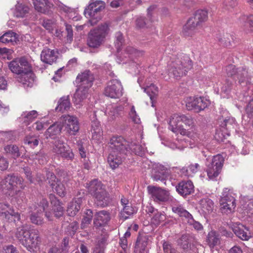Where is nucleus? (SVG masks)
I'll list each match as a JSON object with an SVG mask.
<instances>
[{
	"label": "nucleus",
	"mask_w": 253,
	"mask_h": 253,
	"mask_svg": "<svg viewBox=\"0 0 253 253\" xmlns=\"http://www.w3.org/2000/svg\"><path fill=\"white\" fill-rule=\"evenodd\" d=\"M39 138L35 135H28L24 139V143L31 148H35L39 144Z\"/></svg>",
	"instance_id": "obj_44"
},
{
	"label": "nucleus",
	"mask_w": 253,
	"mask_h": 253,
	"mask_svg": "<svg viewBox=\"0 0 253 253\" xmlns=\"http://www.w3.org/2000/svg\"><path fill=\"white\" fill-rule=\"evenodd\" d=\"M147 189L152 198L156 202H164L169 199V194L166 190L153 186H148Z\"/></svg>",
	"instance_id": "obj_20"
},
{
	"label": "nucleus",
	"mask_w": 253,
	"mask_h": 253,
	"mask_svg": "<svg viewBox=\"0 0 253 253\" xmlns=\"http://www.w3.org/2000/svg\"><path fill=\"white\" fill-rule=\"evenodd\" d=\"M94 77L89 70H86L79 74L76 79L78 87L74 96V102L75 105L82 106V103L87 96L88 90L94 81Z\"/></svg>",
	"instance_id": "obj_4"
},
{
	"label": "nucleus",
	"mask_w": 253,
	"mask_h": 253,
	"mask_svg": "<svg viewBox=\"0 0 253 253\" xmlns=\"http://www.w3.org/2000/svg\"><path fill=\"white\" fill-rule=\"evenodd\" d=\"M240 23L244 24L247 21L251 27H253V14L249 15H243L239 18Z\"/></svg>",
	"instance_id": "obj_54"
},
{
	"label": "nucleus",
	"mask_w": 253,
	"mask_h": 253,
	"mask_svg": "<svg viewBox=\"0 0 253 253\" xmlns=\"http://www.w3.org/2000/svg\"><path fill=\"white\" fill-rule=\"evenodd\" d=\"M23 75H24V73L22 74L21 75H19V76L17 77L18 81L19 82L21 83L25 87H32L34 83V82H35V75H34V74L33 73V72H32L33 82L29 85H28V84L24 83V82H25V83L28 84V81H29V78L28 77H27V76H24Z\"/></svg>",
	"instance_id": "obj_50"
},
{
	"label": "nucleus",
	"mask_w": 253,
	"mask_h": 253,
	"mask_svg": "<svg viewBox=\"0 0 253 253\" xmlns=\"http://www.w3.org/2000/svg\"><path fill=\"white\" fill-rule=\"evenodd\" d=\"M42 26L49 32H51L55 28V21L49 19L44 20L42 22Z\"/></svg>",
	"instance_id": "obj_53"
},
{
	"label": "nucleus",
	"mask_w": 253,
	"mask_h": 253,
	"mask_svg": "<svg viewBox=\"0 0 253 253\" xmlns=\"http://www.w3.org/2000/svg\"><path fill=\"white\" fill-rule=\"evenodd\" d=\"M29 8L22 4H18L16 7L15 15L17 17H23L28 13Z\"/></svg>",
	"instance_id": "obj_45"
},
{
	"label": "nucleus",
	"mask_w": 253,
	"mask_h": 253,
	"mask_svg": "<svg viewBox=\"0 0 253 253\" xmlns=\"http://www.w3.org/2000/svg\"><path fill=\"white\" fill-rule=\"evenodd\" d=\"M109 31V27L107 23L99 26L97 28L91 30L88 34L87 44L89 47L98 48L104 42Z\"/></svg>",
	"instance_id": "obj_8"
},
{
	"label": "nucleus",
	"mask_w": 253,
	"mask_h": 253,
	"mask_svg": "<svg viewBox=\"0 0 253 253\" xmlns=\"http://www.w3.org/2000/svg\"><path fill=\"white\" fill-rule=\"evenodd\" d=\"M9 163L7 159L0 155V170H6L8 167Z\"/></svg>",
	"instance_id": "obj_62"
},
{
	"label": "nucleus",
	"mask_w": 253,
	"mask_h": 253,
	"mask_svg": "<svg viewBox=\"0 0 253 253\" xmlns=\"http://www.w3.org/2000/svg\"><path fill=\"white\" fill-rule=\"evenodd\" d=\"M71 107V103L69 96H63L58 101V105L55 108L57 112H64L67 111Z\"/></svg>",
	"instance_id": "obj_36"
},
{
	"label": "nucleus",
	"mask_w": 253,
	"mask_h": 253,
	"mask_svg": "<svg viewBox=\"0 0 253 253\" xmlns=\"http://www.w3.org/2000/svg\"><path fill=\"white\" fill-rule=\"evenodd\" d=\"M47 179L50 186L54 191L60 197H64L66 195V189L64 184L59 181L55 175L51 172L46 173Z\"/></svg>",
	"instance_id": "obj_21"
},
{
	"label": "nucleus",
	"mask_w": 253,
	"mask_h": 253,
	"mask_svg": "<svg viewBox=\"0 0 253 253\" xmlns=\"http://www.w3.org/2000/svg\"><path fill=\"white\" fill-rule=\"evenodd\" d=\"M35 8L38 12L42 13H48L51 4L47 0H32Z\"/></svg>",
	"instance_id": "obj_33"
},
{
	"label": "nucleus",
	"mask_w": 253,
	"mask_h": 253,
	"mask_svg": "<svg viewBox=\"0 0 253 253\" xmlns=\"http://www.w3.org/2000/svg\"><path fill=\"white\" fill-rule=\"evenodd\" d=\"M185 221L191 228L197 231H201L203 229V225L199 222L195 220L192 215Z\"/></svg>",
	"instance_id": "obj_47"
},
{
	"label": "nucleus",
	"mask_w": 253,
	"mask_h": 253,
	"mask_svg": "<svg viewBox=\"0 0 253 253\" xmlns=\"http://www.w3.org/2000/svg\"><path fill=\"white\" fill-rule=\"evenodd\" d=\"M52 150L56 154L69 160H72L74 157L70 146L59 138L55 139L53 142Z\"/></svg>",
	"instance_id": "obj_14"
},
{
	"label": "nucleus",
	"mask_w": 253,
	"mask_h": 253,
	"mask_svg": "<svg viewBox=\"0 0 253 253\" xmlns=\"http://www.w3.org/2000/svg\"><path fill=\"white\" fill-rule=\"evenodd\" d=\"M220 210L222 213L228 214L233 212L236 207L235 197L232 192L224 188L219 200Z\"/></svg>",
	"instance_id": "obj_13"
},
{
	"label": "nucleus",
	"mask_w": 253,
	"mask_h": 253,
	"mask_svg": "<svg viewBox=\"0 0 253 253\" xmlns=\"http://www.w3.org/2000/svg\"><path fill=\"white\" fill-rule=\"evenodd\" d=\"M31 211L29 213V219L33 224L37 225H42L44 223L43 212L39 210L36 206L30 207Z\"/></svg>",
	"instance_id": "obj_25"
},
{
	"label": "nucleus",
	"mask_w": 253,
	"mask_h": 253,
	"mask_svg": "<svg viewBox=\"0 0 253 253\" xmlns=\"http://www.w3.org/2000/svg\"><path fill=\"white\" fill-rule=\"evenodd\" d=\"M25 187L22 178L15 175H8L0 182V187L6 194L13 197Z\"/></svg>",
	"instance_id": "obj_6"
},
{
	"label": "nucleus",
	"mask_w": 253,
	"mask_h": 253,
	"mask_svg": "<svg viewBox=\"0 0 253 253\" xmlns=\"http://www.w3.org/2000/svg\"><path fill=\"white\" fill-rule=\"evenodd\" d=\"M214 207V203L208 198H203L199 201V209L205 216L211 213Z\"/></svg>",
	"instance_id": "obj_27"
},
{
	"label": "nucleus",
	"mask_w": 253,
	"mask_h": 253,
	"mask_svg": "<svg viewBox=\"0 0 253 253\" xmlns=\"http://www.w3.org/2000/svg\"><path fill=\"white\" fill-rule=\"evenodd\" d=\"M47 126L48 124L46 122L37 121L33 125V127L36 130L40 131L45 128Z\"/></svg>",
	"instance_id": "obj_58"
},
{
	"label": "nucleus",
	"mask_w": 253,
	"mask_h": 253,
	"mask_svg": "<svg viewBox=\"0 0 253 253\" xmlns=\"http://www.w3.org/2000/svg\"><path fill=\"white\" fill-rule=\"evenodd\" d=\"M5 152L11 156L14 159L20 156L18 147L15 145H8L4 147Z\"/></svg>",
	"instance_id": "obj_43"
},
{
	"label": "nucleus",
	"mask_w": 253,
	"mask_h": 253,
	"mask_svg": "<svg viewBox=\"0 0 253 253\" xmlns=\"http://www.w3.org/2000/svg\"><path fill=\"white\" fill-rule=\"evenodd\" d=\"M165 218L166 216L164 213L158 211L155 212V213L151 218V221L153 224L158 225L162 221H164Z\"/></svg>",
	"instance_id": "obj_49"
},
{
	"label": "nucleus",
	"mask_w": 253,
	"mask_h": 253,
	"mask_svg": "<svg viewBox=\"0 0 253 253\" xmlns=\"http://www.w3.org/2000/svg\"><path fill=\"white\" fill-rule=\"evenodd\" d=\"M223 4L225 9L229 10L237 5V0H225Z\"/></svg>",
	"instance_id": "obj_57"
},
{
	"label": "nucleus",
	"mask_w": 253,
	"mask_h": 253,
	"mask_svg": "<svg viewBox=\"0 0 253 253\" xmlns=\"http://www.w3.org/2000/svg\"><path fill=\"white\" fill-rule=\"evenodd\" d=\"M82 201L83 199L82 198H78L73 199L72 202L69 203L67 212L69 216H73L77 213L80 210Z\"/></svg>",
	"instance_id": "obj_31"
},
{
	"label": "nucleus",
	"mask_w": 253,
	"mask_h": 253,
	"mask_svg": "<svg viewBox=\"0 0 253 253\" xmlns=\"http://www.w3.org/2000/svg\"><path fill=\"white\" fill-rule=\"evenodd\" d=\"M15 235L28 251L34 252L39 249L42 238L38 229L29 230L27 227L22 225L16 229Z\"/></svg>",
	"instance_id": "obj_3"
},
{
	"label": "nucleus",
	"mask_w": 253,
	"mask_h": 253,
	"mask_svg": "<svg viewBox=\"0 0 253 253\" xmlns=\"http://www.w3.org/2000/svg\"><path fill=\"white\" fill-rule=\"evenodd\" d=\"M10 70L18 76L24 73V76H27L29 78L28 85H29L33 82V75L32 67L27 60L22 57L11 61L9 64ZM25 84H26L24 82ZM27 84V83H26Z\"/></svg>",
	"instance_id": "obj_10"
},
{
	"label": "nucleus",
	"mask_w": 253,
	"mask_h": 253,
	"mask_svg": "<svg viewBox=\"0 0 253 253\" xmlns=\"http://www.w3.org/2000/svg\"><path fill=\"white\" fill-rule=\"evenodd\" d=\"M189 173H191L192 177L198 171L200 168V165L198 163L191 164L188 166Z\"/></svg>",
	"instance_id": "obj_63"
},
{
	"label": "nucleus",
	"mask_w": 253,
	"mask_h": 253,
	"mask_svg": "<svg viewBox=\"0 0 253 253\" xmlns=\"http://www.w3.org/2000/svg\"><path fill=\"white\" fill-rule=\"evenodd\" d=\"M194 185L190 180L182 181L176 186L177 192L182 196H186L194 192Z\"/></svg>",
	"instance_id": "obj_26"
},
{
	"label": "nucleus",
	"mask_w": 253,
	"mask_h": 253,
	"mask_svg": "<svg viewBox=\"0 0 253 253\" xmlns=\"http://www.w3.org/2000/svg\"><path fill=\"white\" fill-rule=\"evenodd\" d=\"M85 215L83 219L81 227L82 228H84L87 225L90 224L93 216V212L90 210H86L85 213Z\"/></svg>",
	"instance_id": "obj_48"
},
{
	"label": "nucleus",
	"mask_w": 253,
	"mask_h": 253,
	"mask_svg": "<svg viewBox=\"0 0 253 253\" xmlns=\"http://www.w3.org/2000/svg\"><path fill=\"white\" fill-rule=\"evenodd\" d=\"M206 242L211 248H213L220 244L219 235L215 231H211L208 234Z\"/></svg>",
	"instance_id": "obj_38"
},
{
	"label": "nucleus",
	"mask_w": 253,
	"mask_h": 253,
	"mask_svg": "<svg viewBox=\"0 0 253 253\" xmlns=\"http://www.w3.org/2000/svg\"><path fill=\"white\" fill-rule=\"evenodd\" d=\"M179 174L183 177H192L191 174L189 173V169L188 167H184L179 170Z\"/></svg>",
	"instance_id": "obj_64"
},
{
	"label": "nucleus",
	"mask_w": 253,
	"mask_h": 253,
	"mask_svg": "<svg viewBox=\"0 0 253 253\" xmlns=\"http://www.w3.org/2000/svg\"><path fill=\"white\" fill-rule=\"evenodd\" d=\"M95 199V203L98 206L104 207L107 205L109 202L108 194L104 188L96 194L92 195Z\"/></svg>",
	"instance_id": "obj_30"
},
{
	"label": "nucleus",
	"mask_w": 253,
	"mask_h": 253,
	"mask_svg": "<svg viewBox=\"0 0 253 253\" xmlns=\"http://www.w3.org/2000/svg\"><path fill=\"white\" fill-rule=\"evenodd\" d=\"M51 204L52 205V212L50 211H45V216L49 221L53 220L54 216L56 218H59L62 216L64 212V209L62 206V204L54 196L50 197Z\"/></svg>",
	"instance_id": "obj_19"
},
{
	"label": "nucleus",
	"mask_w": 253,
	"mask_h": 253,
	"mask_svg": "<svg viewBox=\"0 0 253 253\" xmlns=\"http://www.w3.org/2000/svg\"><path fill=\"white\" fill-rule=\"evenodd\" d=\"M224 162L223 157L218 154L211 159H207L206 163V171L209 179L214 180L221 172Z\"/></svg>",
	"instance_id": "obj_11"
},
{
	"label": "nucleus",
	"mask_w": 253,
	"mask_h": 253,
	"mask_svg": "<svg viewBox=\"0 0 253 253\" xmlns=\"http://www.w3.org/2000/svg\"><path fill=\"white\" fill-rule=\"evenodd\" d=\"M169 124V129L173 132L186 136L194 142H199L200 134L191 116L174 114L171 116Z\"/></svg>",
	"instance_id": "obj_2"
},
{
	"label": "nucleus",
	"mask_w": 253,
	"mask_h": 253,
	"mask_svg": "<svg viewBox=\"0 0 253 253\" xmlns=\"http://www.w3.org/2000/svg\"><path fill=\"white\" fill-rule=\"evenodd\" d=\"M86 187L92 196L104 188L103 184L97 179H94L89 183H86Z\"/></svg>",
	"instance_id": "obj_34"
},
{
	"label": "nucleus",
	"mask_w": 253,
	"mask_h": 253,
	"mask_svg": "<svg viewBox=\"0 0 253 253\" xmlns=\"http://www.w3.org/2000/svg\"><path fill=\"white\" fill-rule=\"evenodd\" d=\"M0 217L4 221L16 222L20 220V214L7 204L0 203Z\"/></svg>",
	"instance_id": "obj_15"
},
{
	"label": "nucleus",
	"mask_w": 253,
	"mask_h": 253,
	"mask_svg": "<svg viewBox=\"0 0 253 253\" xmlns=\"http://www.w3.org/2000/svg\"><path fill=\"white\" fill-rule=\"evenodd\" d=\"M192 67V61L187 55H180L168 66V75L177 79L186 74Z\"/></svg>",
	"instance_id": "obj_5"
},
{
	"label": "nucleus",
	"mask_w": 253,
	"mask_h": 253,
	"mask_svg": "<svg viewBox=\"0 0 253 253\" xmlns=\"http://www.w3.org/2000/svg\"><path fill=\"white\" fill-rule=\"evenodd\" d=\"M129 117L131 120L135 124H140V119L139 116L137 115L134 107L132 106L131 108L130 112L129 113Z\"/></svg>",
	"instance_id": "obj_55"
},
{
	"label": "nucleus",
	"mask_w": 253,
	"mask_h": 253,
	"mask_svg": "<svg viewBox=\"0 0 253 253\" xmlns=\"http://www.w3.org/2000/svg\"><path fill=\"white\" fill-rule=\"evenodd\" d=\"M172 211L173 212L177 214L183 220L186 221L192 214L184 209L181 205L173 206Z\"/></svg>",
	"instance_id": "obj_41"
},
{
	"label": "nucleus",
	"mask_w": 253,
	"mask_h": 253,
	"mask_svg": "<svg viewBox=\"0 0 253 253\" xmlns=\"http://www.w3.org/2000/svg\"><path fill=\"white\" fill-rule=\"evenodd\" d=\"M17 37L16 33L9 31L0 37V42L5 44L11 43L13 44L16 42Z\"/></svg>",
	"instance_id": "obj_39"
},
{
	"label": "nucleus",
	"mask_w": 253,
	"mask_h": 253,
	"mask_svg": "<svg viewBox=\"0 0 253 253\" xmlns=\"http://www.w3.org/2000/svg\"><path fill=\"white\" fill-rule=\"evenodd\" d=\"M31 157L33 159L38 160L40 164H43L45 161L44 160H45L44 154L42 152L35 153L34 154H33Z\"/></svg>",
	"instance_id": "obj_60"
},
{
	"label": "nucleus",
	"mask_w": 253,
	"mask_h": 253,
	"mask_svg": "<svg viewBox=\"0 0 253 253\" xmlns=\"http://www.w3.org/2000/svg\"><path fill=\"white\" fill-rule=\"evenodd\" d=\"M104 93L112 98H119L123 95V87L121 82L117 79L110 81L105 87Z\"/></svg>",
	"instance_id": "obj_18"
},
{
	"label": "nucleus",
	"mask_w": 253,
	"mask_h": 253,
	"mask_svg": "<svg viewBox=\"0 0 253 253\" xmlns=\"http://www.w3.org/2000/svg\"><path fill=\"white\" fill-rule=\"evenodd\" d=\"M169 175V170L161 164H157L153 166L152 177L155 181H161L166 184V178Z\"/></svg>",
	"instance_id": "obj_22"
},
{
	"label": "nucleus",
	"mask_w": 253,
	"mask_h": 253,
	"mask_svg": "<svg viewBox=\"0 0 253 253\" xmlns=\"http://www.w3.org/2000/svg\"><path fill=\"white\" fill-rule=\"evenodd\" d=\"M1 253H19L16 248L13 245L6 246L3 247Z\"/></svg>",
	"instance_id": "obj_59"
},
{
	"label": "nucleus",
	"mask_w": 253,
	"mask_h": 253,
	"mask_svg": "<svg viewBox=\"0 0 253 253\" xmlns=\"http://www.w3.org/2000/svg\"><path fill=\"white\" fill-rule=\"evenodd\" d=\"M163 251L165 253H177L172 245L168 242H164L163 244Z\"/></svg>",
	"instance_id": "obj_56"
},
{
	"label": "nucleus",
	"mask_w": 253,
	"mask_h": 253,
	"mask_svg": "<svg viewBox=\"0 0 253 253\" xmlns=\"http://www.w3.org/2000/svg\"><path fill=\"white\" fill-rule=\"evenodd\" d=\"M105 7V2L102 0H96L90 3L84 11L85 17L90 18L89 22L93 26L100 19V12Z\"/></svg>",
	"instance_id": "obj_12"
},
{
	"label": "nucleus",
	"mask_w": 253,
	"mask_h": 253,
	"mask_svg": "<svg viewBox=\"0 0 253 253\" xmlns=\"http://www.w3.org/2000/svg\"><path fill=\"white\" fill-rule=\"evenodd\" d=\"M136 212L135 208L132 207L131 205L126 206L124 207L123 209L120 212V217L123 220H125Z\"/></svg>",
	"instance_id": "obj_42"
},
{
	"label": "nucleus",
	"mask_w": 253,
	"mask_h": 253,
	"mask_svg": "<svg viewBox=\"0 0 253 253\" xmlns=\"http://www.w3.org/2000/svg\"><path fill=\"white\" fill-rule=\"evenodd\" d=\"M144 91L150 97L151 100L158 92V88L154 84H151L150 85H147L145 87H142Z\"/></svg>",
	"instance_id": "obj_46"
},
{
	"label": "nucleus",
	"mask_w": 253,
	"mask_h": 253,
	"mask_svg": "<svg viewBox=\"0 0 253 253\" xmlns=\"http://www.w3.org/2000/svg\"><path fill=\"white\" fill-rule=\"evenodd\" d=\"M38 116V113L35 110L25 111L23 112L19 119L25 125H28L37 118Z\"/></svg>",
	"instance_id": "obj_35"
},
{
	"label": "nucleus",
	"mask_w": 253,
	"mask_h": 253,
	"mask_svg": "<svg viewBox=\"0 0 253 253\" xmlns=\"http://www.w3.org/2000/svg\"><path fill=\"white\" fill-rule=\"evenodd\" d=\"M124 43V38L123 34L118 32L116 33L115 35V45L117 49L118 52L122 49V46Z\"/></svg>",
	"instance_id": "obj_51"
},
{
	"label": "nucleus",
	"mask_w": 253,
	"mask_h": 253,
	"mask_svg": "<svg viewBox=\"0 0 253 253\" xmlns=\"http://www.w3.org/2000/svg\"><path fill=\"white\" fill-rule=\"evenodd\" d=\"M186 106L188 110H193L196 112L204 110L210 104L209 100L205 97H187L185 101Z\"/></svg>",
	"instance_id": "obj_16"
},
{
	"label": "nucleus",
	"mask_w": 253,
	"mask_h": 253,
	"mask_svg": "<svg viewBox=\"0 0 253 253\" xmlns=\"http://www.w3.org/2000/svg\"><path fill=\"white\" fill-rule=\"evenodd\" d=\"M246 112L249 118L253 117V98L248 103L246 107Z\"/></svg>",
	"instance_id": "obj_61"
},
{
	"label": "nucleus",
	"mask_w": 253,
	"mask_h": 253,
	"mask_svg": "<svg viewBox=\"0 0 253 253\" xmlns=\"http://www.w3.org/2000/svg\"><path fill=\"white\" fill-rule=\"evenodd\" d=\"M232 230L236 236L243 241H248L252 237L249 228L242 224L233 225Z\"/></svg>",
	"instance_id": "obj_23"
},
{
	"label": "nucleus",
	"mask_w": 253,
	"mask_h": 253,
	"mask_svg": "<svg viewBox=\"0 0 253 253\" xmlns=\"http://www.w3.org/2000/svg\"><path fill=\"white\" fill-rule=\"evenodd\" d=\"M225 70L228 76L236 77L241 85L247 86L248 88L253 86L251 77L249 75L248 70L246 67L236 68L235 65L231 64L226 66Z\"/></svg>",
	"instance_id": "obj_9"
},
{
	"label": "nucleus",
	"mask_w": 253,
	"mask_h": 253,
	"mask_svg": "<svg viewBox=\"0 0 253 253\" xmlns=\"http://www.w3.org/2000/svg\"><path fill=\"white\" fill-rule=\"evenodd\" d=\"M62 128V125L60 119L58 122L54 123L48 128L45 132L46 137H51L54 135L59 134Z\"/></svg>",
	"instance_id": "obj_37"
},
{
	"label": "nucleus",
	"mask_w": 253,
	"mask_h": 253,
	"mask_svg": "<svg viewBox=\"0 0 253 253\" xmlns=\"http://www.w3.org/2000/svg\"><path fill=\"white\" fill-rule=\"evenodd\" d=\"M109 154L108 162L112 169L121 165L126 156L131 152L137 155L142 156L145 148L138 145L136 142L130 144L121 136H113L109 143Z\"/></svg>",
	"instance_id": "obj_1"
},
{
	"label": "nucleus",
	"mask_w": 253,
	"mask_h": 253,
	"mask_svg": "<svg viewBox=\"0 0 253 253\" xmlns=\"http://www.w3.org/2000/svg\"><path fill=\"white\" fill-rule=\"evenodd\" d=\"M58 57V51L48 48H44L41 54V60L47 64H52L54 63Z\"/></svg>",
	"instance_id": "obj_24"
},
{
	"label": "nucleus",
	"mask_w": 253,
	"mask_h": 253,
	"mask_svg": "<svg viewBox=\"0 0 253 253\" xmlns=\"http://www.w3.org/2000/svg\"><path fill=\"white\" fill-rule=\"evenodd\" d=\"M62 127L70 135H75L79 130L77 118L73 116L64 115L60 118Z\"/></svg>",
	"instance_id": "obj_17"
},
{
	"label": "nucleus",
	"mask_w": 253,
	"mask_h": 253,
	"mask_svg": "<svg viewBox=\"0 0 253 253\" xmlns=\"http://www.w3.org/2000/svg\"><path fill=\"white\" fill-rule=\"evenodd\" d=\"M100 126V123L98 121H94L91 123L92 138L97 141L100 140L102 135V131Z\"/></svg>",
	"instance_id": "obj_40"
},
{
	"label": "nucleus",
	"mask_w": 253,
	"mask_h": 253,
	"mask_svg": "<svg viewBox=\"0 0 253 253\" xmlns=\"http://www.w3.org/2000/svg\"><path fill=\"white\" fill-rule=\"evenodd\" d=\"M123 109V108L121 106H119L117 105H108L106 110V114L108 117V121H113L119 118L120 112Z\"/></svg>",
	"instance_id": "obj_29"
},
{
	"label": "nucleus",
	"mask_w": 253,
	"mask_h": 253,
	"mask_svg": "<svg viewBox=\"0 0 253 253\" xmlns=\"http://www.w3.org/2000/svg\"><path fill=\"white\" fill-rule=\"evenodd\" d=\"M208 11L199 9L196 11L193 17H190L183 26L182 33L184 37H192L195 33L196 27L208 19Z\"/></svg>",
	"instance_id": "obj_7"
},
{
	"label": "nucleus",
	"mask_w": 253,
	"mask_h": 253,
	"mask_svg": "<svg viewBox=\"0 0 253 253\" xmlns=\"http://www.w3.org/2000/svg\"><path fill=\"white\" fill-rule=\"evenodd\" d=\"M148 239L146 236L139 237L136 242L134 252L135 253H147Z\"/></svg>",
	"instance_id": "obj_32"
},
{
	"label": "nucleus",
	"mask_w": 253,
	"mask_h": 253,
	"mask_svg": "<svg viewBox=\"0 0 253 253\" xmlns=\"http://www.w3.org/2000/svg\"><path fill=\"white\" fill-rule=\"evenodd\" d=\"M178 243L184 250L187 249L189 247L188 235H183L179 239Z\"/></svg>",
	"instance_id": "obj_52"
},
{
	"label": "nucleus",
	"mask_w": 253,
	"mask_h": 253,
	"mask_svg": "<svg viewBox=\"0 0 253 253\" xmlns=\"http://www.w3.org/2000/svg\"><path fill=\"white\" fill-rule=\"evenodd\" d=\"M110 219L109 213L106 211H101L95 214L94 224L100 227L106 224Z\"/></svg>",
	"instance_id": "obj_28"
}]
</instances>
